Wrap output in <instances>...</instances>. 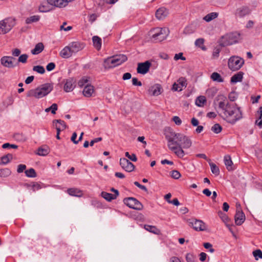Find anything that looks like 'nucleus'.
<instances>
[{
	"mask_svg": "<svg viewBox=\"0 0 262 262\" xmlns=\"http://www.w3.org/2000/svg\"><path fill=\"white\" fill-rule=\"evenodd\" d=\"M77 136V135L76 133L74 132L73 133L72 136L71 138V141L75 144H77L78 143V141L76 140Z\"/></svg>",
	"mask_w": 262,
	"mask_h": 262,
	"instance_id": "obj_61",
	"label": "nucleus"
},
{
	"mask_svg": "<svg viewBox=\"0 0 262 262\" xmlns=\"http://www.w3.org/2000/svg\"><path fill=\"white\" fill-rule=\"evenodd\" d=\"M195 32V28L192 26H188L184 30V33L185 34H190Z\"/></svg>",
	"mask_w": 262,
	"mask_h": 262,
	"instance_id": "obj_43",
	"label": "nucleus"
},
{
	"mask_svg": "<svg viewBox=\"0 0 262 262\" xmlns=\"http://www.w3.org/2000/svg\"><path fill=\"white\" fill-rule=\"evenodd\" d=\"M127 59L126 56L120 54L107 58L104 61L103 66L105 69H110L121 64Z\"/></svg>",
	"mask_w": 262,
	"mask_h": 262,
	"instance_id": "obj_4",
	"label": "nucleus"
},
{
	"mask_svg": "<svg viewBox=\"0 0 262 262\" xmlns=\"http://www.w3.org/2000/svg\"><path fill=\"white\" fill-rule=\"evenodd\" d=\"M240 34L237 32L227 34L222 37L220 45L225 47L233 45L238 42Z\"/></svg>",
	"mask_w": 262,
	"mask_h": 262,
	"instance_id": "obj_5",
	"label": "nucleus"
},
{
	"mask_svg": "<svg viewBox=\"0 0 262 262\" xmlns=\"http://www.w3.org/2000/svg\"><path fill=\"white\" fill-rule=\"evenodd\" d=\"M67 193L71 196L79 198L81 197L83 195L82 191L77 188H69L67 190Z\"/></svg>",
	"mask_w": 262,
	"mask_h": 262,
	"instance_id": "obj_22",
	"label": "nucleus"
},
{
	"mask_svg": "<svg viewBox=\"0 0 262 262\" xmlns=\"http://www.w3.org/2000/svg\"><path fill=\"white\" fill-rule=\"evenodd\" d=\"M174 59L176 60L181 59L183 60H185V58L183 56V53H180L179 54H176L174 57Z\"/></svg>",
	"mask_w": 262,
	"mask_h": 262,
	"instance_id": "obj_57",
	"label": "nucleus"
},
{
	"mask_svg": "<svg viewBox=\"0 0 262 262\" xmlns=\"http://www.w3.org/2000/svg\"><path fill=\"white\" fill-rule=\"evenodd\" d=\"M206 102L205 97L201 96L198 97L195 100V104L198 106H202Z\"/></svg>",
	"mask_w": 262,
	"mask_h": 262,
	"instance_id": "obj_36",
	"label": "nucleus"
},
{
	"mask_svg": "<svg viewBox=\"0 0 262 262\" xmlns=\"http://www.w3.org/2000/svg\"><path fill=\"white\" fill-rule=\"evenodd\" d=\"M244 63V60L243 58L238 56H232L228 59V66L229 69L235 71L240 69Z\"/></svg>",
	"mask_w": 262,
	"mask_h": 262,
	"instance_id": "obj_8",
	"label": "nucleus"
},
{
	"mask_svg": "<svg viewBox=\"0 0 262 262\" xmlns=\"http://www.w3.org/2000/svg\"><path fill=\"white\" fill-rule=\"evenodd\" d=\"M89 79L90 78L86 76L83 77L81 78L78 82V85L82 88L83 86H85L87 84H89Z\"/></svg>",
	"mask_w": 262,
	"mask_h": 262,
	"instance_id": "obj_32",
	"label": "nucleus"
},
{
	"mask_svg": "<svg viewBox=\"0 0 262 262\" xmlns=\"http://www.w3.org/2000/svg\"><path fill=\"white\" fill-rule=\"evenodd\" d=\"M50 152V148L46 145L39 147L36 154L40 156H46Z\"/></svg>",
	"mask_w": 262,
	"mask_h": 262,
	"instance_id": "obj_25",
	"label": "nucleus"
},
{
	"mask_svg": "<svg viewBox=\"0 0 262 262\" xmlns=\"http://www.w3.org/2000/svg\"><path fill=\"white\" fill-rule=\"evenodd\" d=\"M120 165L122 168L127 172H132L135 168V165L132 162L124 158L120 159Z\"/></svg>",
	"mask_w": 262,
	"mask_h": 262,
	"instance_id": "obj_10",
	"label": "nucleus"
},
{
	"mask_svg": "<svg viewBox=\"0 0 262 262\" xmlns=\"http://www.w3.org/2000/svg\"><path fill=\"white\" fill-rule=\"evenodd\" d=\"M124 203L130 208L140 210L143 208L142 204L136 199L132 197L125 198Z\"/></svg>",
	"mask_w": 262,
	"mask_h": 262,
	"instance_id": "obj_9",
	"label": "nucleus"
},
{
	"mask_svg": "<svg viewBox=\"0 0 262 262\" xmlns=\"http://www.w3.org/2000/svg\"><path fill=\"white\" fill-rule=\"evenodd\" d=\"M221 52V49L218 47H215L214 48L212 57L213 59H216L219 57L220 53Z\"/></svg>",
	"mask_w": 262,
	"mask_h": 262,
	"instance_id": "obj_47",
	"label": "nucleus"
},
{
	"mask_svg": "<svg viewBox=\"0 0 262 262\" xmlns=\"http://www.w3.org/2000/svg\"><path fill=\"white\" fill-rule=\"evenodd\" d=\"M11 173V170L7 168L0 170V176L2 177H7Z\"/></svg>",
	"mask_w": 262,
	"mask_h": 262,
	"instance_id": "obj_39",
	"label": "nucleus"
},
{
	"mask_svg": "<svg viewBox=\"0 0 262 262\" xmlns=\"http://www.w3.org/2000/svg\"><path fill=\"white\" fill-rule=\"evenodd\" d=\"M55 68V64L53 62H50L48 63L46 67L47 71H51L54 69Z\"/></svg>",
	"mask_w": 262,
	"mask_h": 262,
	"instance_id": "obj_56",
	"label": "nucleus"
},
{
	"mask_svg": "<svg viewBox=\"0 0 262 262\" xmlns=\"http://www.w3.org/2000/svg\"><path fill=\"white\" fill-rule=\"evenodd\" d=\"M125 156L128 158L129 160L132 161L136 162L137 160V158L135 154H133L132 155H130L128 152H126L125 153Z\"/></svg>",
	"mask_w": 262,
	"mask_h": 262,
	"instance_id": "obj_51",
	"label": "nucleus"
},
{
	"mask_svg": "<svg viewBox=\"0 0 262 262\" xmlns=\"http://www.w3.org/2000/svg\"><path fill=\"white\" fill-rule=\"evenodd\" d=\"M209 165L210 166L211 172L216 176L219 175L220 169L219 167L213 163H210Z\"/></svg>",
	"mask_w": 262,
	"mask_h": 262,
	"instance_id": "obj_38",
	"label": "nucleus"
},
{
	"mask_svg": "<svg viewBox=\"0 0 262 262\" xmlns=\"http://www.w3.org/2000/svg\"><path fill=\"white\" fill-rule=\"evenodd\" d=\"M181 173L176 170H173L171 171V177L174 179H178L181 177Z\"/></svg>",
	"mask_w": 262,
	"mask_h": 262,
	"instance_id": "obj_50",
	"label": "nucleus"
},
{
	"mask_svg": "<svg viewBox=\"0 0 262 262\" xmlns=\"http://www.w3.org/2000/svg\"><path fill=\"white\" fill-rule=\"evenodd\" d=\"M252 254L256 260H258L259 258L262 259V251L260 249H256L253 251Z\"/></svg>",
	"mask_w": 262,
	"mask_h": 262,
	"instance_id": "obj_40",
	"label": "nucleus"
},
{
	"mask_svg": "<svg viewBox=\"0 0 262 262\" xmlns=\"http://www.w3.org/2000/svg\"><path fill=\"white\" fill-rule=\"evenodd\" d=\"M204 43V39L202 38H198L195 41V46H198L199 47H201L202 46H203Z\"/></svg>",
	"mask_w": 262,
	"mask_h": 262,
	"instance_id": "obj_53",
	"label": "nucleus"
},
{
	"mask_svg": "<svg viewBox=\"0 0 262 262\" xmlns=\"http://www.w3.org/2000/svg\"><path fill=\"white\" fill-rule=\"evenodd\" d=\"M58 108L57 104L56 103H53L51 105V106L48 108H47L45 110L46 112H49L50 111L51 112L52 114H55L56 113V111H57Z\"/></svg>",
	"mask_w": 262,
	"mask_h": 262,
	"instance_id": "obj_42",
	"label": "nucleus"
},
{
	"mask_svg": "<svg viewBox=\"0 0 262 262\" xmlns=\"http://www.w3.org/2000/svg\"><path fill=\"white\" fill-rule=\"evenodd\" d=\"M73 55L71 49L69 48V46L65 47L60 52V55L64 58H68L71 57Z\"/></svg>",
	"mask_w": 262,
	"mask_h": 262,
	"instance_id": "obj_26",
	"label": "nucleus"
},
{
	"mask_svg": "<svg viewBox=\"0 0 262 262\" xmlns=\"http://www.w3.org/2000/svg\"><path fill=\"white\" fill-rule=\"evenodd\" d=\"M243 77V73L240 72L238 73L234 74L231 78V83H236L237 82H240L242 80Z\"/></svg>",
	"mask_w": 262,
	"mask_h": 262,
	"instance_id": "obj_29",
	"label": "nucleus"
},
{
	"mask_svg": "<svg viewBox=\"0 0 262 262\" xmlns=\"http://www.w3.org/2000/svg\"><path fill=\"white\" fill-rule=\"evenodd\" d=\"M210 78L213 81L217 82H222L224 81V80L221 75L217 72L212 73L211 75Z\"/></svg>",
	"mask_w": 262,
	"mask_h": 262,
	"instance_id": "obj_31",
	"label": "nucleus"
},
{
	"mask_svg": "<svg viewBox=\"0 0 262 262\" xmlns=\"http://www.w3.org/2000/svg\"><path fill=\"white\" fill-rule=\"evenodd\" d=\"M219 100V107L221 110L220 115L227 122L234 124L243 118L242 112L241 108L236 104L225 103L226 97L224 95L217 96Z\"/></svg>",
	"mask_w": 262,
	"mask_h": 262,
	"instance_id": "obj_2",
	"label": "nucleus"
},
{
	"mask_svg": "<svg viewBox=\"0 0 262 262\" xmlns=\"http://www.w3.org/2000/svg\"><path fill=\"white\" fill-rule=\"evenodd\" d=\"M186 259L187 262H195V256L191 253H187Z\"/></svg>",
	"mask_w": 262,
	"mask_h": 262,
	"instance_id": "obj_48",
	"label": "nucleus"
},
{
	"mask_svg": "<svg viewBox=\"0 0 262 262\" xmlns=\"http://www.w3.org/2000/svg\"><path fill=\"white\" fill-rule=\"evenodd\" d=\"M13 158V156L12 154H9L5 156H3L1 158V163L2 164H7Z\"/></svg>",
	"mask_w": 262,
	"mask_h": 262,
	"instance_id": "obj_33",
	"label": "nucleus"
},
{
	"mask_svg": "<svg viewBox=\"0 0 262 262\" xmlns=\"http://www.w3.org/2000/svg\"><path fill=\"white\" fill-rule=\"evenodd\" d=\"M25 173L26 176L29 178H35L37 176L35 170L32 168L25 170Z\"/></svg>",
	"mask_w": 262,
	"mask_h": 262,
	"instance_id": "obj_37",
	"label": "nucleus"
},
{
	"mask_svg": "<svg viewBox=\"0 0 262 262\" xmlns=\"http://www.w3.org/2000/svg\"><path fill=\"white\" fill-rule=\"evenodd\" d=\"M102 138L101 137H98V138H95L94 139L92 140L90 142V146H92L94 144V143H97L99 141H102Z\"/></svg>",
	"mask_w": 262,
	"mask_h": 262,
	"instance_id": "obj_62",
	"label": "nucleus"
},
{
	"mask_svg": "<svg viewBox=\"0 0 262 262\" xmlns=\"http://www.w3.org/2000/svg\"><path fill=\"white\" fill-rule=\"evenodd\" d=\"M134 184H135V185H136L137 187L140 188L141 189H142L146 192L147 191V189L146 188V187L144 185H141L139 182L136 181L134 182Z\"/></svg>",
	"mask_w": 262,
	"mask_h": 262,
	"instance_id": "obj_58",
	"label": "nucleus"
},
{
	"mask_svg": "<svg viewBox=\"0 0 262 262\" xmlns=\"http://www.w3.org/2000/svg\"><path fill=\"white\" fill-rule=\"evenodd\" d=\"M172 120L177 125H180L182 123L181 119L178 116H174L172 118Z\"/></svg>",
	"mask_w": 262,
	"mask_h": 262,
	"instance_id": "obj_60",
	"label": "nucleus"
},
{
	"mask_svg": "<svg viewBox=\"0 0 262 262\" xmlns=\"http://www.w3.org/2000/svg\"><path fill=\"white\" fill-rule=\"evenodd\" d=\"M14 100L12 96H9L4 101L3 103L5 106L7 107L9 105H11L13 104Z\"/></svg>",
	"mask_w": 262,
	"mask_h": 262,
	"instance_id": "obj_46",
	"label": "nucleus"
},
{
	"mask_svg": "<svg viewBox=\"0 0 262 262\" xmlns=\"http://www.w3.org/2000/svg\"><path fill=\"white\" fill-rule=\"evenodd\" d=\"M168 146L179 158H183L185 154L183 148H189L192 145L191 139L181 133L170 132L166 136Z\"/></svg>",
	"mask_w": 262,
	"mask_h": 262,
	"instance_id": "obj_1",
	"label": "nucleus"
},
{
	"mask_svg": "<svg viewBox=\"0 0 262 262\" xmlns=\"http://www.w3.org/2000/svg\"><path fill=\"white\" fill-rule=\"evenodd\" d=\"M47 3L50 5L59 8H64L68 5L67 0H47Z\"/></svg>",
	"mask_w": 262,
	"mask_h": 262,
	"instance_id": "obj_16",
	"label": "nucleus"
},
{
	"mask_svg": "<svg viewBox=\"0 0 262 262\" xmlns=\"http://www.w3.org/2000/svg\"><path fill=\"white\" fill-rule=\"evenodd\" d=\"M93 42L94 46L99 49L101 46V39L98 36H95L93 37Z\"/></svg>",
	"mask_w": 262,
	"mask_h": 262,
	"instance_id": "obj_34",
	"label": "nucleus"
},
{
	"mask_svg": "<svg viewBox=\"0 0 262 262\" xmlns=\"http://www.w3.org/2000/svg\"><path fill=\"white\" fill-rule=\"evenodd\" d=\"M234 220L236 225H242L245 220V215L244 212L241 210H236V212L234 216Z\"/></svg>",
	"mask_w": 262,
	"mask_h": 262,
	"instance_id": "obj_17",
	"label": "nucleus"
},
{
	"mask_svg": "<svg viewBox=\"0 0 262 262\" xmlns=\"http://www.w3.org/2000/svg\"><path fill=\"white\" fill-rule=\"evenodd\" d=\"M53 124L56 123L57 124V123H58L59 124H58V125H59L61 127V128H62V130L65 129L67 127V126L66 124L64 121L60 119L55 120L53 121Z\"/></svg>",
	"mask_w": 262,
	"mask_h": 262,
	"instance_id": "obj_44",
	"label": "nucleus"
},
{
	"mask_svg": "<svg viewBox=\"0 0 262 262\" xmlns=\"http://www.w3.org/2000/svg\"><path fill=\"white\" fill-rule=\"evenodd\" d=\"M224 163L226 165V168L229 171H231L234 169L233 163L231 160V157L229 155H226L224 158Z\"/></svg>",
	"mask_w": 262,
	"mask_h": 262,
	"instance_id": "obj_23",
	"label": "nucleus"
},
{
	"mask_svg": "<svg viewBox=\"0 0 262 262\" xmlns=\"http://www.w3.org/2000/svg\"><path fill=\"white\" fill-rule=\"evenodd\" d=\"M218 15L219 13L217 12H211L205 16L203 19L207 22H209L217 18Z\"/></svg>",
	"mask_w": 262,
	"mask_h": 262,
	"instance_id": "obj_30",
	"label": "nucleus"
},
{
	"mask_svg": "<svg viewBox=\"0 0 262 262\" xmlns=\"http://www.w3.org/2000/svg\"><path fill=\"white\" fill-rule=\"evenodd\" d=\"M20 54V51L18 49H15L12 50V54L13 56L17 57Z\"/></svg>",
	"mask_w": 262,
	"mask_h": 262,
	"instance_id": "obj_63",
	"label": "nucleus"
},
{
	"mask_svg": "<svg viewBox=\"0 0 262 262\" xmlns=\"http://www.w3.org/2000/svg\"><path fill=\"white\" fill-rule=\"evenodd\" d=\"M187 86L186 80L184 77L180 78L177 82H175L172 85V90L174 91H181L183 88H186Z\"/></svg>",
	"mask_w": 262,
	"mask_h": 262,
	"instance_id": "obj_15",
	"label": "nucleus"
},
{
	"mask_svg": "<svg viewBox=\"0 0 262 262\" xmlns=\"http://www.w3.org/2000/svg\"><path fill=\"white\" fill-rule=\"evenodd\" d=\"M204 247L206 249H209V251L211 253H213L214 251V249L212 248V245L211 244H210L209 243H205L204 244Z\"/></svg>",
	"mask_w": 262,
	"mask_h": 262,
	"instance_id": "obj_55",
	"label": "nucleus"
},
{
	"mask_svg": "<svg viewBox=\"0 0 262 262\" xmlns=\"http://www.w3.org/2000/svg\"><path fill=\"white\" fill-rule=\"evenodd\" d=\"M94 92V90L93 86L90 84H87L84 86L83 90V94L84 96L90 97L92 95Z\"/></svg>",
	"mask_w": 262,
	"mask_h": 262,
	"instance_id": "obj_27",
	"label": "nucleus"
},
{
	"mask_svg": "<svg viewBox=\"0 0 262 262\" xmlns=\"http://www.w3.org/2000/svg\"><path fill=\"white\" fill-rule=\"evenodd\" d=\"M150 66L151 63L149 61L139 63L137 69L138 73L145 74L149 71Z\"/></svg>",
	"mask_w": 262,
	"mask_h": 262,
	"instance_id": "obj_13",
	"label": "nucleus"
},
{
	"mask_svg": "<svg viewBox=\"0 0 262 262\" xmlns=\"http://www.w3.org/2000/svg\"><path fill=\"white\" fill-rule=\"evenodd\" d=\"M152 32V39L155 41H162L168 35L169 30L167 28H157L151 31Z\"/></svg>",
	"mask_w": 262,
	"mask_h": 262,
	"instance_id": "obj_7",
	"label": "nucleus"
},
{
	"mask_svg": "<svg viewBox=\"0 0 262 262\" xmlns=\"http://www.w3.org/2000/svg\"><path fill=\"white\" fill-rule=\"evenodd\" d=\"M39 19L40 16L39 15H33L27 18L26 19V23L27 24H29L32 23L37 22L39 20Z\"/></svg>",
	"mask_w": 262,
	"mask_h": 262,
	"instance_id": "obj_35",
	"label": "nucleus"
},
{
	"mask_svg": "<svg viewBox=\"0 0 262 262\" xmlns=\"http://www.w3.org/2000/svg\"><path fill=\"white\" fill-rule=\"evenodd\" d=\"M257 157L261 163H262V150H258L256 152Z\"/></svg>",
	"mask_w": 262,
	"mask_h": 262,
	"instance_id": "obj_64",
	"label": "nucleus"
},
{
	"mask_svg": "<svg viewBox=\"0 0 262 262\" xmlns=\"http://www.w3.org/2000/svg\"><path fill=\"white\" fill-rule=\"evenodd\" d=\"M33 70L41 74H42L45 72L44 68L41 66H36L33 67Z\"/></svg>",
	"mask_w": 262,
	"mask_h": 262,
	"instance_id": "obj_45",
	"label": "nucleus"
},
{
	"mask_svg": "<svg viewBox=\"0 0 262 262\" xmlns=\"http://www.w3.org/2000/svg\"><path fill=\"white\" fill-rule=\"evenodd\" d=\"M250 13V10L248 7L243 6L238 8L235 13V15L237 17H243Z\"/></svg>",
	"mask_w": 262,
	"mask_h": 262,
	"instance_id": "obj_18",
	"label": "nucleus"
},
{
	"mask_svg": "<svg viewBox=\"0 0 262 262\" xmlns=\"http://www.w3.org/2000/svg\"><path fill=\"white\" fill-rule=\"evenodd\" d=\"M15 59L12 56H3L1 59V63L5 67L13 68L15 67L13 62V60Z\"/></svg>",
	"mask_w": 262,
	"mask_h": 262,
	"instance_id": "obj_14",
	"label": "nucleus"
},
{
	"mask_svg": "<svg viewBox=\"0 0 262 262\" xmlns=\"http://www.w3.org/2000/svg\"><path fill=\"white\" fill-rule=\"evenodd\" d=\"M53 85L50 83H45L40 85L34 89H31L27 92V97H35L37 99L41 98L48 94H49L53 90Z\"/></svg>",
	"mask_w": 262,
	"mask_h": 262,
	"instance_id": "obj_3",
	"label": "nucleus"
},
{
	"mask_svg": "<svg viewBox=\"0 0 262 262\" xmlns=\"http://www.w3.org/2000/svg\"><path fill=\"white\" fill-rule=\"evenodd\" d=\"M15 25V19L12 17L6 18L0 21V34L10 32Z\"/></svg>",
	"mask_w": 262,
	"mask_h": 262,
	"instance_id": "obj_6",
	"label": "nucleus"
},
{
	"mask_svg": "<svg viewBox=\"0 0 262 262\" xmlns=\"http://www.w3.org/2000/svg\"><path fill=\"white\" fill-rule=\"evenodd\" d=\"M168 14V10L164 7L158 9L156 13V16L158 19L165 18Z\"/></svg>",
	"mask_w": 262,
	"mask_h": 262,
	"instance_id": "obj_19",
	"label": "nucleus"
},
{
	"mask_svg": "<svg viewBox=\"0 0 262 262\" xmlns=\"http://www.w3.org/2000/svg\"><path fill=\"white\" fill-rule=\"evenodd\" d=\"M189 227L193 229H204L205 228V223L201 220L195 219H191L188 220Z\"/></svg>",
	"mask_w": 262,
	"mask_h": 262,
	"instance_id": "obj_12",
	"label": "nucleus"
},
{
	"mask_svg": "<svg viewBox=\"0 0 262 262\" xmlns=\"http://www.w3.org/2000/svg\"><path fill=\"white\" fill-rule=\"evenodd\" d=\"M26 169V166L25 164H19L17 166V172L18 173L23 172Z\"/></svg>",
	"mask_w": 262,
	"mask_h": 262,
	"instance_id": "obj_54",
	"label": "nucleus"
},
{
	"mask_svg": "<svg viewBox=\"0 0 262 262\" xmlns=\"http://www.w3.org/2000/svg\"><path fill=\"white\" fill-rule=\"evenodd\" d=\"M66 25H67V23H63V24L60 27V30H63L64 31H68L72 29V27L71 26H68L67 27L65 28L64 26Z\"/></svg>",
	"mask_w": 262,
	"mask_h": 262,
	"instance_id": "obj_59",
	"label": "nucleus"
},
{
	"mask_svg": "<svg viewBox=\"0 0 262 262\" xmlns=\"http://www.w3.org/2000/svg\"><path fill=\"white\" fill-rule=\"evenodd\" d=\"M44 49V46L42 42L37 43L35 48L31 51L33 55H37L41 53Z\"/></svg>",
	"mask_w": 262,
	"mask_h": 262,
	"instance_id": "obj_28",
	"label": "nucleus"
},
{
	"mask_svg": "<svg viewBox=\"0 0 262 262\" xmlns=\"http://www.w3.org/2000/svg\"><path fill=\"white\" fill-rule=\"evenodd\" d=\"M161 86L159 84L151 86L149 89V93L153 96H158L161 94Z\"/></svg>",
	"mask_w": 262,
	"mask_h": 262,
	"instance_id": "obj_24",
	"label": "nucleus"
},
{
	"mask_svg": "<svg viewBox=\"0 0 262 262\" xmlns=\"http://www.w3.org/2000/svg\"><path fill=\"white\" fill-rule=\"evenodd\" d=\"M132 81L133 85L141 86L142 85V82L136 77H133Z\"/></svg>",
	"mask_w": 262,
	"mask_h": 262,
	"instance_id": "obj_52",
	"label": "nucleus"
},
{
	"mask_svg": "<svg viewBox=\"0 0 262 262\" xmlns=\"http://www.w3.org/2000/svg\"><path fill=\"white\" fill-rule=\"evenodd\" d=\"M74 80L72 78L66 80L64 85L63 89L66 92H70L73 90L74 88Z\"/></svg>",
	"mask_w": 262,
	"mask_h": 262,
	"instance_id": "obj_20",
	"label": "nucleus"
},
{
	"mask_svg": "<svg viewBox=\"0 0 262 262\" xmlns=\"http://www.w3.org/2000/svg\"><path fill=\"white\" fill-rule=\"evenodd\" d=\"M211 130L215 134H219L222 131V127L219 123H216L211 127Z\"/></svg>",
	"mask_w": 262,
	"mask_h": 262,
	"instance_id": "obj_41",
	"label": "nucleus"
},
{
	"mask_svg": "<svg viewBox=\"0 0 262 262\" xmlns=\"http://www.w3.org/2000/svg\"><path fill=\"white\" fill-rule=\"evenodd\" d=\"M68 45L73 54L82 50L85 47V44L83 42L78 41L71 42Z\"/></svg>",
	"mask_w": 262,
	"mask_h": 262,
	"instance_id": "obj_11",
	"label": "nucleus"
},
{
	"mask_svg": "<svg viewBox=\"0 0 262 262\" xmlns=\"http://www.w3.org/2000/svg\"><path fill=\"white\" fill-rule=\"evenodd\" d=\"M119 195V191H116V193L112 194L103 191L101 193V195L102 198L105 199L107 201H111L113 200H115Z\"/></svg>",
	"mask_w": 262,
	"mask_h": 262,
	"instance_id": "obj_21",
	"label": "nucleus"
},
{
	"mask_svg": "<svg viewBox=\"0 0 262 262\" xmlns=\"http://www.w3.org/2000/svg\"><path fill=\"white\" fill-rule=\"evenodd\" d=\"M28 58V56L26 54H24L20 55L18 58V61L19 62H21L25 63L27 62V59Z\"/></svg>",
	"mask_w": 262,
	"mask_h": 262,
	"instance_id": "obj_49",
	"label": "nucleus"
}]
</instances>
